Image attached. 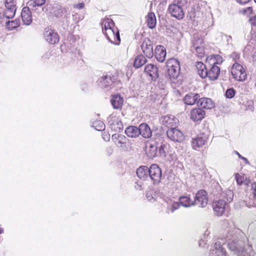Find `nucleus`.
I'll list each match as a JSON object with an SVG mask.
<instances>
[{"label":"nucleus","mask_w":256,"mask_h":256,"mask_svg":"<svg viewBox=\"0 0 256 256\" xmlns=\"http://www.w3.org/2000/svg\"><path fill=\"white\" fill-rule=\"evenodd\" d=\"M220 72V68L216 65H213L208 70V76L206 77H208L211 80H216Z\"/></svg>","instance_id":"cd10ccee"},{"label":"nucleus","mask_w":256,"mask_h":256,"mask_svg":"<svg viewBox=\"0 0 256 256\" xmlns=\"http://www.w3.org/2000/svg\"><path fill=\"white\" fill-rule=\"evenodd\" d=\"M200 98V95L198 94L190 92L184 96V104L187 105H194L198 103V101Z\"/></svg>","instance_id":"412c9836"},{"label":"nucleus","mask_w":256,"mask_h":256,"mask_svg":"<svg viewBox=\"0 0 256 256\" xmlns=\"http://www.w3.org/2000/svg\"><path fill=\"white\" fill-rule=\"evenodd\" d=\"M147 62L146 58L143 55L138 56L135 59L134 66L136 68H139L144 64Z\"/></svg>","instance_id":"c9c22d12"},{"label":"nucleus","mask_w":256,"mask_h":256,"mask_svg":"<svg viewBox=\"0 0 256 256\" xmlns=\"http://www.w3.org/2000/svg\"><path fill=\"white\" fill-rule=\"evenodd\" d=\"M208 196L207 192L204 190H198L194 197V202L195 205L200 208H204L208 204Z\"/></svg>","instance_id":"0eeeda50"},{"label":"nucleus","mask_w":256,"mask_h":256,"mask_svg":"<svg viewBox=\"0 0 256 256\" xmlns=\"http://www.w3.org/2000/svg\"><path fill=\"white\" fill-rule=\"evenodd\" d=\"M206 112L201 108H194L190 113V118L194 122L201 121L204 117Z\"/></svg>","instance_id":"ddd939ff"},{"label":"nucleus","mask_w":256,"mask_h":256,"mask_svg":"<svg viewBox=\"0 0 256 256\" xmlns=\"http://www.w3.org/2000/svg\"><path fill=\"white\" fill-rule=\"evenodd\" d=\"M102 30H106V29L112 28H114V22L112 20L106 18L103 20L102 23Z\"/></svg>","instance_id":"e433bc0d"},{"label":"nucleus","mask_w":256,"mask_h":256,"mask_svg":"<svg viewBox=\"0 0 256 256\" xmlns=\"http://www.w3.org/2000/svg\"><path fill=\"white\" fill-rule=\"evenodd\" d=\"M161 168L156 164H152L150 167L149 177L153 184H158L162 180Z\"/></svg>","instance_id":"20e7f679"},{"label":"nucleus","mask_w":256,"mask_h":256,"mask_svg":"<svg viewBox=\"0 0 256 256\" xmlns=\"http://www.w3.org/2000/svg\"><path fill=\"white\" fill-rule=\"evenodd\" d=\"M197 105L202 108L212 109L214 108V104L212 99L207 98H202L198 101Z\"/></svg>","instance_id":"aec40b11"},{"label":"nucleus","mask_w":256,"mask_h":256,"mask_svg":"<svg viewBox=\"0 0 256 256\" xmlns=\"http://www.w3.org/2000/svg\"><path fill=\"white\" fill-rule=\"evenodd\" d=\"M252 26L256 28V16L252 17L250 20Z\"/></svg>","instance_id":"864d4df0"},{"label":"nucleus","mask_w":256,"mask_h":256,"mask_svg":"<svg viewBox=\"0 0 256 256\" xmlns=\"http://www.w3.org/2000/svg\"><path fill=\"white\" fill-rule=\"evenodd\" d=\"M220 198V200L226 202V204L230 202L233 200L234 192L230 190H226L221 192Z\"/></svg>","instance_id":"a878e982"},{"label":"nucleus","mask_w":256,"mask_h":256,"mask_svg":"<svg viewBox=\"0 0 256 256\" xmlns=\"http://www.w3.org/2000/svg\"><path fill=\"white\" fill-rule=\"evenodd\" d=\"M222 62V58L220 55L211 56L209 58V62L213 65L220 64Z\"/></svg>","instance_id":"58836bf2"},{"label":"nucleus","mask_w":256,"mask_h":256,"mask_svg":"<svg viewBox=\"0 0 256 256\" xmlns=\"http://www.w3.org/2000/svg\"><path fill=\"white\" fill-rule=\"evenodd\" d=\"M188 16L191 20H193L196 17L195 12H190L188 13Z\"/></svg>","instance_id":"bf43d9fd"},{"label":"nucleus","mask_w":256,"mask_h":256,"mask_svg":"<svg viewBox=\"0 0 256 256\" xmlns=\"http://www.w3.org/2000/svg\"><path fill=\"white\" fill-rule=\"evenodd\" d=\"M236 152L240 158L242 159L243 158V156L242 155H240L238 152Z\"/></svg>","instance_id":"e2e57ef3"},{"label":"nucleus","mask_w":256,"mask_h":256,"mask_svg":"<svg viewBox=\"0 0 256 256\" xmlns=\"http://www.w3.org/2000/svg\"><path fill=\"white\" fill-rule=\"evenodd\" d=\"M252 188H254V200H250L248 202H246V206L249 208H256V184H253Z\"/></svg>","instance_id":"4c0bfd02"},{"label":"nucleus","mask_w":256,"mask_h":256,"mask_svg":"<svg viewBox=\"0 0 256 256\" xmlns=\"http://www.w3.org/2000/svg\"><path fill=\"white\" fill-rule=\"evenodd\" d=\"M196 67L198 69V72L202 78H204L208 76V70L206 66L202 62H197Z\"/></svg>","instance_id":"72a5a7b5"},{"label":"nucleus","mask_w":256,"mask_h":256,"mask_svg":"<svg viewBox=\"0 0 256 256\" xmlns=\"http://www.w3.org/2000/svg\"><path fill=\"white\" fill-rule=\"evenodd\" d=\"M112 139L118 146L124 147L126 143V137L121 134H114L112 136Z\"/></svg>","instance_id":"4be33fe9"},{"label":"nucleus","mask_w":256,"mask_h":256,"mask_svg":"<svg viewBox=\"0 0 256 256\" xmlns=\"http://www.w3.org/2000/svg\"><path fill=\"white\" fill-rule=\"evenodd\" d=\"M180 204L184 207L188 208L194 206V201L191 199L190 196L184 194L179 198Z\"/></svg>","instance_id":"7c9ffc66"},{"label":"nucleus","mask_w":256,"mask_h":256,"mask_svg":"<svg viewBox=\"0 0 256 256\" xmlns=\"http://www.w3.org/2000/svg\"><path fill=\"white\" fill-rule=\"evenodd\" d=\"M110 102L114 109H118L122 106L124 99L120 95L117 94L112 97Z\"/></svg>","instance_id":"2f4dec72"},{"label":"nucleus","mask_w":256,"mask_h":256,"mask_svg":"<svg viewBox=\"0 0 256 256\" xmlns=\"http://www.w3.org/2000/svg\"><path fill=\"white\" fill-rule=\"evenodd\" d=\"M248 9L249 10H252V8H250H250H248Z\"/></svg>","instance_id":"338daca9"},{"label":"nucleus","mask_w":256,"mask_h":256,"mask_svg":"<svg viewBox=\"0 0 256 256\" xmlns=\"http://www.w3.org/2000/svg\"><path fill=\"white\" fill-rule=\"evenodd\" d=\"M102 138L104 140L108 141L110 139V134L104 132L102 134Z\"/></svg>","instance_id":"6e6d98bb"},{"label":"nucleus","mask_w":256,"mask_h":256,"mask_svg":"<svg viewBox=\"0 0 256 256\" xmlns=\"http://www.w3.org/2000/svg\"><path fill=\"white\" fill-rule=\"evenodd\" d=\"M6 8L16 10V1L15 0H6L5 2Z\"/></svg>","instance_id":"37998d69"},{"label":"nucleus","mask_w":256,"mask_h":256,"mask_svg":"<svg viewBox=\"0 0 256 256\" xmlns=\"http://www.w3.org/2000/svg\"><path fill=\"white\" fill-rule=\"evenodd\" d=\"M158 86H159L161 89H164V84H162V82H161V83H159V84H158Z\"/></svg>","instance_id":"680f3d73"},{"label":"nucleus","mask_w":256,"mask_h":256,"mask_svg":"<svg viewBox=\"0 0 256 256\" xmlns=\"http://www.w3.org/2000/svg\"><path fill=\"white\" fill-rule=\"evenodd\" d=\"M207 240L204 239L201 240L199 242V246L202 247H204L206 244Z\"/></svg>","instance_id":"4d7b16f0"},{"label":"nucleus","mask_w":256,"mask_h":256,"mask_svg":"<svg viewBox=\"0 0 256 256\" xmlns=\"http://www.w3.org/2000/svg\"><path fill=\"white\" fill-rule=\"evenodd\" d=\"M30 8L28 6L24 7L21 12V17L24 24L26 25H30L32 22V16Z\"/></svg>","instance_id":"f3484780"},{"label":"nucleus","mask_w":256,"mask_h":256,"mask_svg":"<svg viewBox=\"0 0 256 256\" xmlns=\"http://www.w3.org/2000/svg\"><path fill=\"white\" fill-rule=\"evenodd\" d=\"M113 80L110 76H105L98 79V84L102 88H106L113 84Z\"/></svg>","instance_id":"bb28decb"},{"label":"nucleus","mask_w":256,"mask_h":256,"mask_svg":"<svg viewBox=\"0 0 256 256\" xmlns=\"http://www.w3.org/2000/svg\"><path fill=\"white\" fill-rule=\"evenodd\" d=\"M208 140V136L204 134H200L196 138H192L191 144L192 148L197 150L204 146L207 142Z\"/></svg>","instance_id":"1a4fd4ad"},{"label":"nucleus","mask_w":256,"mask_h":256,"mask_svg":"<svg viewBox=\"0 0 256 256\" xmlns=\"http://www.w3.org/2000/svg\"><path fill=\"white\" fill-rule=\"evenodd\" d=\"M242 160L246 164H250L248 160V159L246 158L243 156V158H242Z\"/></svg>","instance_id":"052dcab7"},{"label":"nucleus","mask_w":256,"mask_h":256,"mask_svg":"<svg viewBox=\"0 0 256 256\" xmlns=\"http://www.w3.org/2000/svg\"><path fill=\"white\" fill-rule=\"evenodd\" d=\"M108 121L112 130L120 132L122 130L123 124L121 120L116 116H110L108 118Z\"/></svg>","instance_id":"f8f14e48"},{"label":"nucleus","mask_w":256,"mask_h":256,"mask_svg":"<svg viewBox=\"0 0 256 256\" xmlns=\"http://www.w3.org/2000/svg\"><path fill=\"white\" fill-rule=\"evenodd\" d=\"M235 94V90L233 88H228L226 92V96L228 98H232Z\"/></svg>","instance_id":"09e8293b"},{"label":"nucleus","mask_w":256,"mask_h":256,"mask_svg":"<svg viewBox=\"0 0 256 256\" xmlns=\"http://www.w3.org/2000/svg\"><path fill=\"white\" fill-rule=\"evenodd\" d=\"M45 40L50 44H55L59 41V36L56 32L49 28H45L44 32Z\"/></svg>","instance_id":"6e6552de"},{"label":"nucleus","mask_w":256,"mask_h":256,"mask_svg":"<svg viewBox=\"0 0 256 256\" xmlns=\"http://www.w3.org/2000/svg\"><path fill=\"white\" fill-rule=\"evenodd\" d=\"M84 4L83 2L79 3L78 4H76L74 5V8H78L80 10L82 9L84 7Z\"/></svg>","instance_id":"5fc2aeb1"},{"label":"nucleus","mask_w":256,"mask_h":256,"mask_svg":"<svg viewBox=\"0 0 256 256\" xmlns=\"http://www.w3.org/2000/svg\"><path fill=\"white\" fill-rule=\"evenodd\" d=\"M188 0H174L168 8L171 16L178 20H182L184 16V9L186 7Z\"/></svg>","instance_id":"f03ea898"},{"label":"nucleus","mask_w":256,"mask_h":256,"mask_svg":"<svg viewBox=\"0 0 256 256\" xmlns=\"http://www.w3.org/2000/svg\"><path fill=\"white\" fill-rule=\"evenodd\" d=\"M164 201L167 203L168 212H174L176 210H178L180 207V204L178 202H174L170 198L166 197L164 199Z\"/></svg>","instance_id":"393cba45"},{"label":"nucleus","mask_w":256,"mask_h":256,"mask_svg":"<svg viewBox=\"0 0 256 256\" xmlns=\"http://www.w3.org/2000/svg\"><path fill=\"white\" fill-rule=\"evenodd\" d=\"M144 72L151 78L152 80H156L158 77V67L152 64L146 65Z\"/></svg>","instance_id":"dca6fc26"},{"label":"nucleus","mask_w":256,"mask_h":256,"mask_svg":"<svg viewBox=\"0 0 256 256\" xmlns=\"http://www.w3.org/2000/svg\"><path fill=\"white\" fill-rule=\"evenodd\" d=\"M204 42V40L202 38L198 36H195L194 37L192 43V47H196V46H202Z\"/></svg>","instance_id":"a19ab883"},{"label":"nucleus","mask_w":256,"mask_h":256,"mask_svg":"<svg viewBox=\"0 0 256 256\" xmlns=\"http://www.w3.org/2000/svg\"><path fill=\"white\" fill-rule=\"evenodd\" d=\"M50 12L54 14L56 17L58 18L62 16L61 14L62 12V10L58 6H56L52 8Z\"/></svg>","instance_id":"c03bdc74"},{"label":"nucleus","mask_w":256,"mask_h":256,"mask_svg":"<svg viewBox=\"0 0 256 256\" xmlns=\"http://www.w3.org/2000/svg\"><path fill=\"white\" fill-rule=\"evenodd\" d=\"M196 50V53L198 54V56L200 57L203 56L204 54V46H196V47H192V50Z\"/></svg>","instance_id":"a18cd8bd"},{"label":"nucleus","mask_w":256,"mask_h":256,"mask_svg":"<svg viewBox=\"0 0 256 256\" xmlns=\"http://www.w3.org/2000/svg\"><path fill=\"white\" fill-rule=\"evenodd\" d=\"M102 32L110 42H114L113 40H115L116 39L118 42H115V44H119L120 40L119 32L118 29H114V28L109 29L106 28V30H102Z\"/></svg>","instance_id":"9b49d317"},{"label":"nucleus","mask_w":256,"mask_h":256,"mask_svg":"<svg viewBox=\"0 0 256 256\" xmlns=\"http://www.w3.org/2000/svg\"><path fill=\"white\" fill-rule=\"evenodd\" d=\"M166 55V50L162 46H156L154 50V56L158 61L162 62L164 61Z\"/></svg>","instance_id":"a211bd4d"},{"label":"nucleus","mask_w":256,"mask_h":256,"mask_svg":"<svg viewBox=\"0 0 256 256\" xmlns=\"http://www.w3.org/2000/svg\"><path fill=\"white\" fill-rule=\"evenodd\" d=\"M206 226L207 228L204 234V238H207L210 233V230H208V228H210V224H206Z\"/></svg>","instance_id":"603ef678"},{"label":"nucleus","mask_w":256,"mask_h":256,"mask_svg":"<svg viewBox=\"0 0 256 256\" xmlns=\"http://www.w3.org/2000/svg\"><path fill=\"white\" fill-rule=\"evenodd\" d=\"M178 120L172 114L166 115L162 118V122L164 126L168 128H173L178 124Z\"/></svg>","instance_id":"2eb2a0df"},{"label":"nucleus","mask_w":256,"mask_h":256,"mask_svg":"<svg viewBox=\"0 0 256 256\" xmlns=\"http://www.w3.org/2000/svg\"><path fill=\"white\" fill-rule=\"evenodd\" d=\"M140 135L146 138H150L152 136V131L146 123H142L139 126Z\"/></svg>","instance_id":"5701e85b"},{"label":"nucleus","mask_w":256,"mask_h":256,"mask_svg":"<svg viewBox=\"0 0 256 256\" xmlns=\"http://www.w3.org/2000/svg\"><path fill=\"white\" fill-rule=\"evenodd\" d=\"M166 134L168 138L174 142H180L184 139L183 132L176 127L169 128Z\"/></svg>","instance_id":"423d86ee"},{"label":"nucleus","mask_w":256,"mask_h":256,"mask_svg":"<svg viewBox=\"0 0 256 256\" xmlns=\"http://www.w3.org/2000/svg\"><path fill=\"white\" fill-rule=\"evenodd\" d=\"M158 147L154 142L148 141L146 144V152L148 156L152 158L156 156Z\"/></svg>","instance_id":"4468645a"},{"label":"nucleus","mask_w":256,"mask_h":256,"mask_svg":"<svg viewBox=\"0 0 256 256\" xmlns=\"http://www.w3.org/2000/svg\"><path fill=\"white\" fill-rule=\"evenodd\" d=\"M150 168L146 166H140L136 170L137 176L142 180H146L148 178Z\"/></svg>","instance_id":"b1692460"},{"label":"nucleus","mask_w":256,"mask_h":256,"mask_svg":"<svg viewBox=\"0 0 256 256\" xmlns=\"http://www.w3.org/2000/svg\"><path fill=\"white\" fill-rule=\"evenodd\" d=\"M93 126L98 131L104 130L105 128L104 124L100 120L95 121L93 123Z\"/></svg>","instance_id":"79ce46f5"},{"label":"nucleus","mask_w":256,"mask_h":256,"mask_svg":"<svg viewBox=\"0 0 256 256\" xmlns=\"http://www.w3.org/2000/svg\"><path fill=\"white\" fill-rule=\"evenodd\" d=\"M168 74L170 79L176 80L180 73V62L176 58H170L167 62Z\"/></svg>","instance_id":"7ed1b4c3"},{"label":"nucleus","mask_w":256,"mask_h":256,"mask_svg":"<svg viewBox=\"0 0 256 256\" xmlns=\"http://www.w3.org/2000/svg\"><path fill=\"white\" fill-rule=\"evenodd\" d=\"M231 73L233 78L236 80L243 81L246 77V74L242 66L235 62L231 68Z\"/></svg>","instance_id":"39448f33"},{"label":"nucleus","mask_w":256,"mask_h":256,"mask_svg":"<svg viewBox=\"0 0 256 256\" xmlns=\"http://www.w3.org/2000/svg\"><path fill=\"white\" fill-rule=\"evenodd\" d=\"M170 145L166 143L162 144L159 148V152L161 156H166L168 152Z\"/></svg>","instance_id":"ea45409f"},{"label":"nucleus","mask_w":256,"mask_h":256,"mask_svg":"<svg viewBox=\"0 0 256 256\" xmlns=\"http://www.w3.org/2000/svg\"><path fill=\"white\" fill-rule=\"evenodd\" d=\"M125 134L130 138H137L140 135L139 127L130 126L125 130Z\"/></svg>","instance_id":"c756f323"},{"label":"nucleus","mask_w":256,"mask_h":256,"mask_svg":"<svg viewBox=\"0 0 256 256\" xmlns=\"http://www.w3.org/2000/svg\"><path fill=\"white\" fill-rule=\"evenodd\" d=\"M146 18L148 27L151 29L154 28L156 24V17L154 13L152 12H149Z\"/></svg>","instance_id":"473e14b6"},{"label":"nucleus","mask_w":256,"mask_h":256,"mask_svg":"<svg viewBox=\"0 0 256 256\" xmlns=\"http://www.w3.org/2000/svg\"><path fill=\"white\" fill-rule=\"evenodd\" d=\"M3 232H4V230L2 228H0V234H2Z\"/></svg>","instance_id":"69168bd1"},{"label":"nucleus","mask_w":256,"mask_h":256,"mask_svg":"<svg viewBox=\"0 0 256 256\" xmlns=\"http://www.w3.org/2000/svg\"><path fill=\"white\" fill-rule=\"evenodd\" d=\"M46 2V0H30L27 2V6L30 8L32 10H36V8L41 6Z\"/></svg>","instance_id":"f704fd0d"},{"label":"nucleus","mask_w":256,"mask_h":256,"mask_svg":"<svg viewBox=\"0 0 256 256\" xmlns=\"http://www.w3.org/2000/svg\"><path fill=\"white\" fill-rule=\"evenodd\" d=\"M226 206V202L219 200L214 202L212 208L216 215L222 216L224 212Z\"/></svg>","instance_id":"6ab92c4d"},{"label":"nucleus","mask_w":256,"mask_h":256,"mask_svg":"<svg viewBox=\"0 0 256 256\" xmlns=\"http://www.w3.org/2000/svg\"><path fill=\"white\" fill-rule=\"evenodd\" d=\"M254 2L256 3V0H254Z\"/></svg>","instance_id":"774afa93"},{"label":"nucleus","mask_w":256,"mask_h":256,"mask_svg":"<svg viewBox=\"0 0 256 256\" xmlns=\"http://www.w3.org/2000/svg\"><path fill=\"white\" fill-rule=\"evenodd\" d=\"M146 197L148 201L153 202L156 201V198L153 196L150 192H148L146 194Z\"/></svg>","instance_id":"8fccbe9b"},{"label":"nucleus","mask_w":256,"mask_h":256,"mask_svg":"<svg viewBox=\"0 0 256 256\" xmlns=\"http://www.w3.org/2000/svg\"><path fill=\"white\" fill-rule=\"evenodd\" d=\"M235 178L238 185L242 184L245 180V178L244 176L240 175L238 173L236 174Z\"/></svg>","instance_id":"de8ad7c7"},{"label":"nucleus","mask_w":256,"mask_h":256,"mask_svg":"<svg viewBox=\"0 0 256 256\" xmlns=\"http://www.w3.org/2000/svg\"><path fill=\"white\" fill-rule=\"evenodd\" d=\"M230 58H232V60H233V61L235 62H237V61L239 60L240 58V55L236 52H233L230 56Z\"/></svg>","instance_id":"3c124183"},{"label":"nucleus","mask_w":256,"mask_h":256,"mask_svg":"<svg viewBox=\"0 0 256 256\" xmlns=\"http://www.w3.org/2000/svg\"><path fill=\"white\" fill-rule=\"evenodd\" d=\"M237 231L236 229L234 228L228 232L225 238L216 241L212 246L209 256H228L222 246L226 242L229 250L238 255L242 254L244 251V244L242 241L238 240Z\"/></svg>","instance_id":"f257e3e1"},{"label":"nucleus","mask_w":256,"mask_h":256,"mask_svg":"<svg viewBox=\"0 0 256 256\" xmlns=\"http://www.w3.org/2000/svg\"><path fill=\"white\" fill-rule=\"evenodd\" d=\"M50 7H51V5H48V4H46V10H48V9H50Z\"/></svg>","instance_id":"0e129e2a"},{"label":"nucleus","mask_w":256,"mask_h":256,"mask_svg":"<svg viewBox=\"0 0 256 256\" xmlns=\"http://www.w3.org/2000/svg\"><path fill=\"white\" fill-rule=\"evenodd\" d=\"M16 10L14 9L6 8L3 14L0 13V24H2L6 19H10L14 18L15 15Z\"/></svg>","instance_id":"c85d7f7f"},{"label":"nucleus","mask_w":256,"mask_h":256,"mask_svg":"<svg viewBox=\"0 0 256 256\" xmlns=\"http://www.w3.org/2000/svg\"><path fill=\"white\" fill-rule=\"evenodd\" d=\"M250 0H236L237 2L240 4H245L248 3Z\"/></svg>","instance_id":"13d9d810"},{"label":"nucleus","mask_w":256,"mask_h":256,"mask_svg":"<svg viewBox=\"0 0 256 256\" xmlns=\"http://www.w3.org/2000/svg\"><path fill=\"white\" fill-rule=\"evenodd\" d=\"M6 26L8 29L10 30H12L14 28H15L17 27L18 24L17 22L12 20H8V22H6Z\"/></svg>","instance_id":"49530a36"},{"label":"nucleus","mask_w":256,"mask_h":256,"mask_svg":"<svg viewBox=\"0 0 256 256\" xmlns=\"http://www.w3.org/2000/svg\"><path fill=\"white\" fill-rule=\"evenodd\" d=\"M144 54L148 58H152L154 55L152 42L148 38H144L141 45Z\"/></svg>","instance_id":"9d476101"}]
</instances>
